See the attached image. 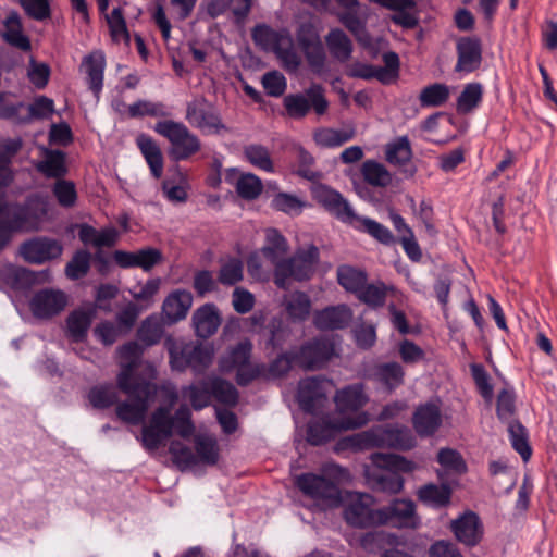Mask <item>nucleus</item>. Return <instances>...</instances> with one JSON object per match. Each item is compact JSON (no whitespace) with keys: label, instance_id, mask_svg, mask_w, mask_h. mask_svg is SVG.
I'll return each instance as SVG.
<instances>
[{"label":"nucleus","instance_id":"nucleus-27","mask_svg":"<svg viewBox=\"0 0 557 557\" xmlns=\"http://www.w3.org/2000/svg\"><path fill=\"white\" fill-rule=\"evenodd\" d=\"M351 315L347 306L338 305L315 312L313 323L320 330H337L348 325Z\"/></svg>","mask_w":557,"mask_h":557},{"label":"nucleus","instance_id":"nucleus-42","mask_svg":"<svg viewBox=\"0 0 557 557\" xmlns=\"http://www.w3.org/2000/svg\"><path fill=\"white\" fill-rule=\"evenodd\" d=\"M384 66H374L372 79H377L382 84H392L398 78L399 58L395 52H387L383 55Z\"/></svg>","mask_w":557,"mask_h":557},{"label":"nucleus","instance_id":"nucleus-40","mask_svg":"<svg viewBox=\"0 0 557 557\" xmlns=\"http://www.w3.org/2000/svg\"><path fill=\"white\" fill-rule=\"evenodd\" d=\"M337 281L347 292L357 295L367 282V274L360 269L344 264L337 269Z\"/></svg>","mask_w":557,"mask_h":557},{"label":"nucleus","instance_id":"nucleus-31","mask_svg":"<svg viewBox=\"0 0 557 557\" xmlns=\"http://www.w3.org/2000/svg\"><path fill=\"white\" fill-rule=\"evenodd\" d=\"M380 5L394 11L391 20L405 28H413L418 18L412 12L414 2L412 0H374Z\"/></svg>","mask_w":557,"mask_h":557},{"label":"nucleus","instance_id":"nucleus-32","mask_svg":"<svg viewBox=\"0 0 557 557\" xmlns=\"http://www.w3.org/2000/svg\"><path fill=\"white\" fill-rule=\"evenodd\" d=\"M41 159L35 166L46 177H61L66 173L65 153L60 150L41 148Z\"/></svg>","mask_w":557,"mask_h":557},{"label":"nucleus","instance_id":"nucleus-57","mask_svg":"<svg viewBox=\"0 0 557 557\" xmlns=\"http://www.w3.org/2000/svg\"><path fill=\"white\" fill-rule=\"evenodd\" d=\"M88 399L95 408H108L117 400V391L113 385H99L88 393Z\"/></svg>","mask_w":557,"mask_h":557},{"label":"nucleus","instance_id":"nucleus-11","mask_svg":"<svg viewBox=\"0 0 557 557\" xmlns=\"http://www.w3.org/2000/svg\"><path fill=\"white\" fill-rule=\"evenodd\" d=\"M288 251L286 238L276 228H267L264 244L259 251L250 255L247 265L250 274L259 275L262 268V258L277 270V264L285 261Z\"/></svg>","mask_w":557,"mask_h":557},{"label":"nucleus","instance_id":"nucleus-46","mask_svg":"<svg viewBox=\"0 0 557 557\" xmlns=\"http://www.w3.org/2000/svg\"><path fill=\"white\" fill-rule=\"evenodd\" d=\"M450 96V88L441 83L424 87L419 96L420 104L426 108L443 106Z\"/></svg>","mask_w":557,"mask_h":557},{"label":"nucleus","instance_id":"nucleus-33","mask_svg":"<svg viewBox=\"0 0 557 557\" xmlns=\"http://www.w3.org/2000/svg\"><path fill=\"white\" fill-rule=\"evenodd\" d=\"M3 39L13 47L27 51L30 49V41L23 33L21 16L16 11H11L4 22Z\"/></svg>","mask_w":557,"mask_h":557},{"label":"nucleus","instance_id":"nucleus-64","mask_svg":"<svg viewBox=\"0 0 557 557\" xmlns=\"http://www.w3.org/2000/svg\"><path fill=\"white\" fill-rule=\"evenodd\" d=\"M162 335V326L154 317H148L138 330V338L147 346L159 342Z\"/></svg>","mask_w":557,"mask_h":557},{"label":"nucleus","instance_id":"nucleus-50","mask_svg":"<svg viewBox=\"0 0 557 557\" xmlns=\"http://www.w3.org/2000/svg\"><path fill=\"white\" fill-rule=\"evenodd\" d=\"M162 191L171 202H185L187 199L186 176L176 171L174 178H166L162 183Z\"/></svg>","mask_w":557,"mask_h":557},{"label":"nucleus","instance_id":"nucleus-56","mask_svg":"<svg viewBox=\"0 0 557 557\" xmlns=\"http://www.w3.org/2000/svg\"><path fill=\"white\" fill-rule=\"evenodd\" d=\"M0 276L5 277L8 283L14 288H22L38 281L35 272L16 267H7L0 271Z\"/></svg>","mask_w":557,"mask_h":557},{"label":"nucleus","instance_id":"nucleus-62","mask_svg":"<svg viewBox=\"0 0 557 557\" xmlns=\"http://www.w3.org/2000/svg\"><path fill=\"white\" fill-rule=\"evenodd\" d=\"M26 75L35 88L42 89L48 84L50 67L46 63L37 62L32 58L26 69Z\"/></svg>","mask_w":557,"mask_h":557},{"label":"nucleus","instance_id":"nucleus-34","mask_svg":"<svg viewBox=\"0 0 557 557\" xmlns=\"http://www.w3.org/2000/svg\"><path fill=\"white\" fill-rule=\"evenodd\" d=\"M283 304L288 318L294 322L305 321L310 314L311 300L309 296L302 292L286 295Z\"/></svg>","mask_w":557,"mask_h":557},{"label":"nucleus","instance_id":"nucleus-13","mask_svg":"<svg viewBox=\"0 0 557 557\" xmlns=\"http://www.w3.org/2000/svg\"><path fill=\"white\" fill-rule=\"evenodd\" d=\"M185 117L193 127L205 134H220L226 129L218 111L203 98L195 99L187 104Z\"/></svg>","mask_w":557,"mask_h":557},{"label":"nucleus","instance_id":"nucleus-60","mask_svg":"<svg viewBox=\"0 0 557 557\" xmlns=\"http://www.w3.org/2000/svg\"><path fill=\"white\" fill-rule=\"evenodd\" d=\"M90 258L88 251H77L65 267L66 276L71 280H77L86 275L90 267Z\"/></svg>","mask_w":557,"mask_h":557},{"label":"nucleus","instance_id":"nucleus-23","mask_svg":"<svg viewBox=\"0 0 557 557\" xmlns=\"http://www.w3.org/2000/svg\"><path fill=\"white\" fill-rule=\"evenodd\" d=\"M451 531L456 539L467 545L475 546L483 536V527L474 512H466L451 522Z\"/></svg>","mask_w":557,"mask_h":557},{"label":"nucleus","instance_id":"nucleus-7","mask_svg":"<svg viewBox=\"0 0 557 557\" xmlns=\"http://www.w3.org/2000/svg\"><path fill=\"white\" fill-rule=\"evenodd\" d=\"M252 345L249 341L238 343L230 348L219 361L220 371L228 373L236 371V381L239 385H247L258 377L261 367L250 361Z\"/></svg>","mask_w":557,"mask_h":557},{"label":"nucleus","instance_id":"nucleus-10","mask_svg":"<svg viewBox=\"0 0 557 557\" xmlns=\"http://www.w3.org/2000/svg\"><path fill=\"white\" fill-rule=\"evenodd\" d=\"M283 104L287 115L295 120L305 117L311 109L318 115H323L329 108L324 89L319 84H312L304 92L286 95Z\"/></svg>","mask_w":557,"mask_h":557},{"label":"nucleus","instance_id":"nucleus-15","mask_svg":"<svg viewBox=\"0 0 557 557\" xmlns=\"http://www.w3.org/2000/svg\"><path fill=\"white\" fill-rule=\"evenodd\" d=\"M333 387V382L325 377H308L298 385L297 399L300 407L310 413H315L326 401V395Z\"/></svg>","mask_w":557,"mask_h":557},{"label":"nucleus","instance_id":"nucleus-25","mask_svg":"<svg viewBox=\"0 0 557 557\" xmlns=\"http://www.w3.org/2000/svg\"><path fill=\"white\" fill-rule=\"evenodd\" d=\"M416 432L421 436L434 434L442 424L440 406L436 403H426L417 408L413 418Z\"/></svg>","mask_w":557,"mask_h":557},{"label":"nucleus","instance_id":"nucleus-1","mask_svg":"<svg viewBox=\"0 0 557 557\" xmlns=\"http://www.w3.org/2000/svg\"><path fill=\"white\" fill-rule=\"evenodd\" d=\"M369 398L363 384L348 385L338 389L334 401L338 417L315 418L308 425L307 440L312 445H320L333 438L337 432L359 428L367 423L368 416L362 412L357 417L348 416L362 408Z\"/></svg>","mask_w":557,"mask_h":557},{"label":"nucleus","instance_id":"nucleus-14","mask_svg":"<svg viewBox=\"0 0 557 557\" xmlns=\"http://www.w3.org/2000/svg\"><path fill=\"white\" fill-rule=\"evenodd\" d=\"M380 525H389L397 529H416L420 525V518L416 512V505L410 499H394L387 506L380 508Z\"/></svg>","mask_w":557,"mask_h":557},{"label":"nucleus","instance_id":"nucleus-49","mask_svg":"<svg viewBox=\"0 0 557 557\" xmlns=\"http://www.w3.org/2000/svg\"><path fill=\"white\" fill-rule=\"evenodd\" d=\"M208 386L212 396L220 403L233 406L238 400V392L235 386L220 377H208Z\"/></svg>","mask_w":557,"mask_h":557},{"label":"nucleus","instance_id":"nucleus-6","mask_svg":"<svg viewBox=\"0 0 557 557\" xmlns=\"http://www.w3.org/2000/svg\"><path fill=\"white\" fill-rule=\"evenodd\" d=\"M154 132L170 143L169 156L175 161L187 160L201 149V141L188 127L173 120L156 123Z\"/></svg>","mask_w":557,"mask_h":557},{"label":"nucleus","instance_id":"nucleus-22","mask_svg":"<svg viewBox=\"0 0 557 557\" xmlns=\"http://www.w3.org/2000/svg\"><path fill=\"white\" fill-rule=\"evenodd\" d=\"M193 305V295L186 289H175L163 300L162 314L169 324L184 320Z\"/></svg>","mask_w":557,"mask_h":557},{"label":"nucleus","instance_id":"nucleus-20","mask_svg":"<svg viewBox=\"0 0 557 557\" xmlns=\"http://www.w3.org/2000/svg\"><path fill=\"white\" fill-rule=\"evenodd\" d=\"M63 247L57 239L48 237H36L25 242L21 248V256L30 263H44L51 259L59 258Z\"/></svg>","mask_w":557,"mask_h":557},{"label":"nucleus","instance_id":"nucleus-54","mask_svg":"<svg viewBox=\"0 0 557 557\" xmlns=\"http://www.w3.org/2000/svg\"><path fill=\"white\" fill-rule=\"evenodd\" d=\"M411 158V148L406 137H399L386 146V159L395 165H403Z\"/></svg>","mask_w":557,"mask_h":557},{"label":"nucleus","instance_id":"nucleus-52","mask_svg":"<svg viewBox=\"0 0 557 557\" xmlns=\"http://www.w3.org/2000/svg\"><path fill=\"white\" fill-rule=\"evenodd\" d=\"M235 188L242 198L246 200H253L261 194L263 185L257 175L252 173H245L240 174L237 178Z\"/></svg>","mask_w":557,"mask_h":557},{"label":"nucleus","instance_id":"nucleus-5","mask_svg":"<svg viewBox=\"0 0 557 557\" xmlns=\"http://www.w3.org/2000/svg\"><path fill=\"white\" fill-rule=\"evenodd\" d=\"M195 451L178 441L170 444L169 451L181 469L197 465L214 466L220 456L218 441L213 435L198 433L194 438Z\"/></svg>","mask_w":557,"mask_h":557},{"label":"nucleus","instance_id":"nucleus-61","mask_svg":"<svg viewBox=\"0 0 557 557\" xmlns=\"http://www.w3.org/2000/svg\"><path fill=\"white\" fill-rule=\"evenodd\" d=\"M372 462L377 467H387L405 472H410L416 469L412 461L394 454H373Z\"/></svg>","mask_w":557,"mask_h":557},{"label":"nucleus","instance_id":"nucleus-35","mask_svg":"<svg viewBox=\"0 0 557 557\" xmlns=\"http://www.w3.org/2000/svg\"><path fill=\"white\" fill-rule=\"evenodd\" d=\"M243 154L253 168L267 172H274V162L268 147L260 144H248L243 148Z\"/></svg>","mask_w":557,"mask_h":557},{"label":"nucleus","instance_id":"nucleus-17","mask_svg":"<svg viewBox=\"0 0 557 557\" xmlns=\"http://www.w3.org/2000/svg\"><path fill=\"white\" fill-rule=\"evenodd\" d=\"M335 343L330 337H319L305 344L296 354L297 363L305 369L322 368L334 355Z\"/></svg>","mask_w":557,"mask_h":557},{"label":"nucleus","instance_id":"nucleus-30","mask_svg":"<svg viewBox=\"0 0 557 557\" xmlns=\"http://www.w3.org/2000/svg\"><path fill=\"white\" fill-rule=\"evenodd\" d=\"M136 144L143 153L150 172L156 178H160L163 173V157L160 147L152 137L146 134H139Z\"/></svg>","mask_w":557,"mask_h":557},{"label":"nucleus","instance_id":"nucleus-24","mask_svg":"<svg viewBox=\"0 0 557 557\" xmlns=\"http://www.w3.org/2000/svg\"><path fill=\"white\" fill-rule=\"evenodd\" d=\"M458 61L455 70L457 72L470 73L476 70L482 60L480 40L471 37H463L457 42Z\"/></svg>","mask_w":557,"mask_h":557},{"label":"nucleus","instance_id":"nucleus-3","mask_svg":"<svg viewBox=\"0 0 557 557\" xmlns=\"http://www.w3.org/2000/svg\"><path fill=\"white\" fill-rule=\"evenodd\" d=\"M349 480L348 470L334 462H327L322 466L320 473L309 472L296 476L295 484L317 505L333 507L337 506L341 500L338 485Z\"/></svg>","mask_w":557,"mask_h":557},{"label":"nucleus","instance_id":"nucleus-63","mask_svg":"<svg viewBox=\"0 0 557 557\" xmlns=\"http://www.w3.org/2000/svg\"><path fill=\"white\" fill-rule=\"evenodd\" d=\"M243 280V263L236 258L225 261L219 272V282L223 285H235Z\"/></svg>","mask_w":557,"mask_h":557},{"label":"nucleus","instance_id":"nucleus-39","mask_svg":"<svg viewBox=\"0 0 557 557\" xmlns=\"http://www.w3.org/2000/svg\"><path fill=\"white\" fill-rule=\"evenodd\" d=\"M274 52L287 71L295 72L300 65V57L293 46L292 37L286 34L277 40Z\"/></svg>","mask_w":557,"mask_h":557},{"label":"nucleus","instance_id":"nucleus-29","mask_svg":"<svg viewBox=\"0 0 557 557\" xmlns=\"http://www.w3.org/2000/svg\"><path fill=\"white\" fill-rule=\"evenodd\" d=\"M92 307L79 308L72 311L66 319V333L73 342H83L95 318Z\"/></svg>","mask_w":557,"mask_h":557},{"label":"nucleus","instance_id":"nucleus-2","mask_svg":"<svg viewBox=\"0 0 557 557\" xmlns=\"http://www.w3.org/2000/svg\"><path fill=\"white\" fill-rule=\"evenodd\" d=\"M162 389L170 398L169 407H159L151 416L149 424L141 431V442L146 449L154 450L159 448L173 432L183 438H188L194 434L195 426L191 422L190 410L186 406L180 407L175 414H171V407L177 399L175 387L172 384L162 386Z\"/></svg>","mask_w":557,"mask_h":557},{"label":"nucleus","instance_id":"nucleus-12","mask_svg":"<svg viewBox=\"0 0 557 557\" xmlns=\"http://www.w3.org/2000/svg\"><path fill=\"white\" fill-rule=\"evenodd\" d=\"M374 499L370 494L357 493L349 497L344 517L348 524L357 528L380 525V508L374 509Z\"/></svg>","mask_w":557,"mask_h":557},{"label":"nucleus","instance_id":"nucleus-37","mask_svg":"<svg viewBox=\"0 0 557 557\" xmlns=\"http://www.w3.org/2000/svg\"><path fill=\"white\" fill-rule=\"evenodd\" d=\"M349 225L357 230L363 231L371 235L373 238L384 245H389L394 240V236L391 231L383 224L364 216L355 214V219H351Z\"/></svg>","mask_w":557,"mask_h":557},{"label":"nucleus","instance_id":"nucleus-58","mask_svg":"<svg viewBox=\"0 0 557 557\" xmlns=\"http://www.w3.org/2000/svg\"><path fill=\"white\" fill-rule=\"evenodd\" d=\"M272 207L286 214L298 215L306 207V203L295 195L278 193L272 199Z\"/></svg>","mask_w":557,"mask_h":557},{"label":"nucleus","instance_id":"nucleus-47","mask_svg":"<svg viewBox=\"0 0 557 557\" xmlns=\"http://www.w3.org/2000/svg\"><path fill=\"white\" fill-rule=\"evenodd\" d=\"M450 488L447 485L429 484L421 487L418 496L421 502L432 507H443L449 503Z\"/></svg>","mask_w":557,"mask_h":557},{"label":"nucleus","instance_id":"nucleus-16","mask_svg":"<svg viewBox=\"0 0 557 557\" xmlns=\"http://www.w3.org/2000/svg\"><path fill=\"white\" fill-rule=\"evenodd\" d=\"M311 195L320 206L342 222L349 224L351 219H355L356 213L352 207L335 189L323 184H317L312 186Z\"/></svg>","mask_w":557,"mask_h":557},{"label":"nucleus","instance_id":"nucleus-43","mask_svg":"<svg viewBox=\"0 0 557 557\" xmlns=\"http://www.w3.org/2000/svg\"><path fill=\"white\" fill-rule=\"evenodd\" d=\"M483 88L479 83L467 84L457 99V111L461 114L472 112L482 101Z\"/></svg>","mask_w":557,"mask_h":557},{"label":"nucleus","instance_id":"nucleus-21","mask_svg":"<svg viewBox=\"0 0 557 557\" xmlns=\"http://www.w3.org/2000/svg\"><path fill=\"white\" fill-rule=\"evenodd\" d=\"M156 392L157 386L151 383V389L147 394L141 392L136 394H126L129 397V400L124 401L116 407L117 417L124 422L139 424L143 422Z\"/></svg>","mask_w":557,"mask_h":557},{"label":"nucleus","instance_id":"nucleus-41","mask_svg":"<svg viewBox=\"0 0 557 557\" xmlns=\"http://www.w3.org/2000/svg\"><path fill=\"white\" fill-rule=\"evenodd\" d=\"M361 174L367 183L376 187H386L392 183V174L380 162L367 160L361 168Z\"/></svg>","mask_w":557,"mask_h":557},{"label":"nucleus","instance_id":"nucleus-45","mask_svg":"<svg viewBox=\"0 0 557 557\" xmlns=\"http://www.w3.org/2000/svg\"><path fill=\"white\" fill-rule=\"evenodd\" d=\"M354 137V131L322 127L314 132L313 138L321 147H338Z\"/></svg>","mask_w":557,"mask_h":557},{"label":"nucleus","instance_id":"nucleus-26","mask_svg":"<svg viewBox=\"0 0 557 557\" xmlns=\"http://www.w3.org/2000/svg\"><path fill=\"white\" fill-rule=\"evenodd\" d=\"M81 67L86 74L89 89L96 97H98L103 87V75L106 69L104 53L101 50L92 51L88 55L84 57Z\"/></svg>","mask_w":557,"mask_h":557},{"label":"nucleus","instance_id":"nucleus-4","mask_svg":"<svg viewBox=\"0 0 557 557\" xmlns=\"http://www.w3.org/2000/svg\"><path fill=\"white\" fill-rule=\"evenodd\" d=\"M346 442L348 446L360 450L373 447L409 449L414 444L411 431L406 426H374L347 437Z\"/></svg>","mask_w":557,"mask_h":557},{"label":"nucleus","instance_id":"nucleus-53","mask_svg":"<svg viewBox=\"0 0 557 557\" xmlns=\"http://www.w3.org/2000/svg\"><path fill=\"white\" fill-rule=\"evenodd\" d=\"M186 354H190V367L195 371L207 368L213 359V349L209 345L187 343Z\"/></svg>","mask_w":557,"mask_h":557},{"label":"nucleus","instance_id":"nucleus-44","mask_svg":"<svg viewBox=\"0 0 557 557\" xmlns=\"http://www.w3.org/2000/svg\"><path fill=\"white\" fill-rule=\"evenodd\" d=\"M326 45L331 54L339 60L346 61L351 54V41L341 29H332L326 36Z\"/></svg>","mask_w":557,"mask_h":557},{"label":"nucleus","instance_id":"nucleus-8","mask_svg":"<svg viewBox=\"0 0 557 557\" xmlns=\"http://www.w3.org/2000/svg\"><path fill=\"white\" fill-rule=\"evenodd\" d=\"M121 358V371L117 375V385L125 394H136L138 392L149 393L151 383L148 381H140L134 376V371L141 363L140 357L143 349L136 342H129L119 349Z\"/></svg>","mask_w":557,"mask_h":557},{"label":"nucleus","instance_id":"nucleus-18","mask_svg":"<svg viewBox=\"0 0 557 557\" xmlns=\"http://www.w3.org/2000/svg\"><path fill=\"white\" fill-rule=\"evenodd\" d=\"M67 305L64 292L54 288H44L34 294L29 301L33 315L40 320H48L58 315Z\"/></svg>","mask_w":557,"mask_h":557},{"label":"nucleus","instance_id":"nucleus-9","mask_svg":"<svg viewBox=\"0 0 557 557\" xmlns=\"http://www.w3.org/2000/svg\"><path fill=\"white\" fill-rule=\"evenodd\" d=\"M318 259L319 250L314 246L298 250L292 258L277 264L276 273H274L275 284L281 288H286L287 278L297 281L309 278L314 272Z\"/></svg>","mask_w":557,"mask_h":557},{"label":"nucleus","instance_id":"nucleus-38","mask_svg":"<svg viewBox=\"0 0 557 557\" xmlns=\"http://www.w3.org/2000/svg\"><path fill=\"white\" fill-rule=\"evenodd\" d=\"M404 375L403 367L397 362L380 364L374 373L376 381L383 384L389 392L403 384Z\"/></svg>","mask_w":557,"mask_h":557},{"label":"nucleus","instance_id":"nucleus-51","mask_svg":"<svg viewBox=\"0 0 557 557\" xmlns=\"http://www.w3.org/2000/svg\"><path fill=\"white\" fill-rule=\"evenodd\" d=\"M388 290H393V288L387 287L385 284L377 282L373 284H367V282L362 285L360 290L357 293V297L362 302L367 304L371 307H381L385 302V298Z\"/></svg>","mask_w":557,"mask_h":557},{"label":"nucleus","instance_id":"nucleus-48","mask_svg":"<svg viewBox=\"0 0 557 557\" xmlns=\"http://www.w3.org/2000/svg\"><path fill=\"white\" fill-rule=\"evenodd\" d=\"M127 114L129 117H165L170 113L166 110V107L159 101H150V100H138L133 104L127 107Z\"/></svg>","mask_w":557,"mask_h":557},{"label":"nucleus","instance_id":"nucleus-36","mask_svg":"<svg viewBox=\"0 0 557 557\" xmlns=\"http://www.w3.org/2000/svg\"><path fill=\"white\" fill-rule=\"evenodd\" d=\"M161 286V278H149L146 282H137L128 288L129 295L139 304V308L148 309L154 302V297Z\"/></svg>","mask_w":557,"mask_h":557},{"label":"nucleus","instance_id":"nucleus-28","mask_svg":"<svg viewBox=\"0 0 557 557\" xmlns=\"http://www.w3.org/2000/svg\"><path fill=\"white\" fill-rule=\"evenodd\" d=\"M193 323L197 336L207 338L213 335L221 324V317L213 304L199 307L193 314Z\"/></svg>","mask_w":557,"mask_h":557},{"label":"nucleus","instance_id":"nucleus-19","mask_svg":"<svg viewBox=\"0 0 557 557\" xmlns=\"http://www.w3.org/2000/svg\"><path fill=\"white\" fill-rule=\"evenodd\" d=\"M38 222L30 219L28 208L17 205H8L5 202V214L0 225V249H2L10 238V233L15 231L37 230Z\"/></svg>","mask_w":557,"mask_h":557},{"label":"nucleus","instance_id":"nucleus-59","mask_svg":"<svg viewBox=\"0 0 557 557\" xmlns=\"http://www.w3.org/2000/svg\"><path fill=\"white\" fill-rule=\"evenodd\" d=\"M509 438L512 447L520 454L524 461L531 457V448L528 444L525 429L519 422H511L508 426Z\"/></svg>","mask_w":557,"mask_h":557},{"label":"nucleus","instance_id":"nucleus-55","mask_svg":"<svg viewBox=\"0 0 557 557\" xmlns=\"http://www.w3.org/2000/svg\"><path fill=\"white\" fill-rule=\"evenodd\" d=\"M183 396L188 398L196 410L207 407L212 397L210 386H208V379L200 382L198 385H191L182 391Z\"/></svg>","mask_w":557,"mask_h":557}]
</instances>
